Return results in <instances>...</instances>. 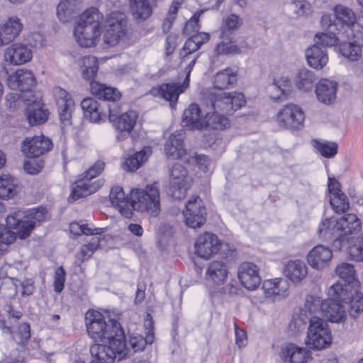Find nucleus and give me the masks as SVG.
Segmentation results:
<instances>
[{"label": "nucleus", "mask_w": 363, "mask_h": 363, "mask_svg": "<svg viewBox=\"0 0 363 363\" xmlns=\"http://www.w3.org/2000/svg\"><path fill=\"white\" fill-rule=\"evenodd\" d=\"M65 270L62 267H60L56 269L54 275V289L57 293H60L62 291L65 287Z\"/></svg>", "instance_id": "e2e57ef3"}, {"label": "nucleus", "mask_w": 363, "mask_h": 363, "mask_svg": "<svg viewBox=\"0 0 363 363\" xmlns=\"http://www.w3.org/2000/svg\"><path fill=\"white\" fill-rule=\"evenodd\" d=\"M131 208L140 212H147L155 217L160 212V198L157 183L147 185L145 189L133 190L130 194Z\"/></svg>", "instance_id": "0eeeda50"}, {"label": "nucleus", "mask_w": 363, "mask_h": 363, "mask_svg": "<svg viewBox=\"0 0 363 363\" xmlns=\"http://www.w3.org/2000/svg\"><path fill=\"white\" fill-rule=\"evenodd\" d=\"M291 80L287 77H281L275 79L274 83L269 86L271 91H277L278 94H271L270 97L275 101H281L286 99L291 93Z\"/></svg>", "instance_id": "a19ab883"}, {"label": "nucleus", "mask_w": 363, "mask_h": 363, "mask_svg": "<svg viewBox=\"0 0 363 363\" xmlns=\"http://www.w3.org/2000/svg\"><path fill=\"white\" fill-rule=\"evenodd\" d=\"M346 308L350 316L355 318L360 313H363V294L352 289L351 298L345 302Z\"/></svg>", "instance_id": "de8ad7c7"}, {"label": "nucleus", "mask_w": 363, "mask_h": 363, "mask_svg": "<svg viewBox=\"0 0 363 363\" xmlns=\"http://www.w3.org/2000/svg\"><path fill=\"white\" fill-rule=\"evenodd\" d=\"M70 232L76 235L84 234L98 235L101 233V228H90L86 224H79V223H72L70 224Z\"/></svg>", "instance_id": "052dcab7"}, {"label": "nucleus", "mask_w": 363, "mask_h": 363, "mask_svg": "<svg viewBox=\"0 0 363 363\" xmlns=\"http://www.w3.org/2000/svg\"><path fill=\"white\" fill-rule=\"evenodd\" d=\"M291 4L297 16H309L313 12V6L308 1L293 0Z\"/></svg>", "instance_id": "13d9d810"}, {"label": "nucleus", "mask_w": 363, "mask_h": 363, "mask_svg": "<svg viewBox=\"0 0 363 363\" xmlns=\"http://www.w3.org/2000/svg\"><path fill=\"white\" fill-rule=\"evenodd\" d=\"M323 301L317 296H306L304 306L301 309L299 315L294 318L290 327L294 326L295 328H297V330H300L302 325L309 323L308 317L322 315V303Z\"/></svg>", "instance_id": "a211bd4d"}, {"label": "nucleus", "mask_w": 363, "mask_h": 363, "mask_svg": "<svg viewBox=\"0 0 363 363\" xmlns=\"http://www.w3.org/2000/svg\"><path fill=\"white\" fill-rule=\"evenodd\" d=\"M242 24V20L235 14H230L224 21L221 28V34L227 36L233 31L238 30Z\"/></svg>", "instance_id": "864d4df0"}, {"label": "nucleus", "mask_w": 363, "mask_h": 363, "mask_svg": "<svg viewBox=\"0 0 363 363\" xmlns=\"http://www.w3.org/2000/svg\"><path fill=\"white\" fill-rule=\"evenodd\" d=\"M103 344H96L91 347V353L100 363H113L118 357L121 360L128 354L127 346L123 330H118L113 338L106 340Z\"/></svg>", "instance_id": "39448f33"}, {"label": "nucleus", "mask_w": 363, "mask_h": 363, "mask_svg": "<svg viewBox=\"0 0 363 363\" xmlns=\"http://www.w3.org/2000/svg\"><path fill=\"white\" fill-rule=\"evenodd\" d=\"M44 167V159L30 158L24 162L23 169L29 174H35L40 172Z\"/></svg>", "instance_id": "bf43d9fd"}, {"label": "nucleus", "mask_w": 363, "mask_h": 363, "mask_svg": "<svg viewBox=\"0 0 363 363\" xmlns=\"http://www.w3.org/2000/svg\"><path fill=\"white\" fill-rule=\"evenodd\" d=\"M183 211L185 223L189 228H197L206 221V208L199 196H192L185 205Z\"/></svg>", "instance_id": "2eb2a0df"}, {"label": "nucleus", "mask_w": 363, "mask_h": 363, "mask_svg": "<svg viewBox=\"0 0 363 363\" xmlns=\"http://www.w3.org/2000/svg\"><path fill=\"white\" fill-rule=\"evenodd\" d=\"M195 253L200 257L209 259L220 249L223 251L229 247L228 243H221L216 234L206 232L197 238L195 244Z\"/></svg>", "instance_id": "ddd939ff"}, {"label": "nucleus", "mask_w": 363, "mask_h": 363, "mask_svg": "<svg viewBox=\"0 0 363 363\" xmlns=\"http://www.w3.org/2000/svg\"><path fill=\"white\" fill-rule=\"evenodd\" d=\"M339 220V227L341 228L342 234L347 235L357 233L361 229V222L357 215L348 213Z\"/></svg>", "instance_id": "c03bdc74"}, {"label": "nucleus", "mask_w": 363, "mask_h": 363, "mask_svg": "<svg viewBox=\"0 0 363 363\" xmlns=\"http://www.w3.org/2000/svg\"><path fill=\"white\" fill-rule=\"evenodd\" d=\"M189 187L186 169L180 163H174L169 169V194L176 199H182L186 196Z\"/></svg>", "instance_id": "f8f14e48"}, {"label": "nucleus", "mask_w": 363, "mask_h": 363, "mask_svg": "<svg viewBox=\"0 0 363 363\" xmlns=\"http://www.w3.org/2000/svg\"><path fill=\"white\" fill-rule=\"evenodd\" d=\"M279 356L281 363H306L312 358L311 352L306 347L294 343L283 346Z\"/></svg>", "instance_id": "4be33fe9"}, {"label": "nucleus", "mask_w": 363, "mask_h": 363, "mask_svg": "<svg viewBox=\"0 0 363 363\" xmlns=\"http://www.w3.org/2000/svg\"><path fill=\"white\" fill-rule=\"evenodd\" d=\"M97 98L99 99V97ZM100 100L101 101L99 102L93 98L88 97L81 102L84 115L91 122L98 123L108 115L107 104H110L111 101L102 98Z\"/></svg>", "instance_id": "aec40b11"}, {"label": "nucleus", "mask_w": 363, "mask_h": 363, "mask_svg": "<svg viewBox=\"0 0 363 363\" xmlns=\"http://www.w3.org/2000/svg\"><path fill=\"white\" fill-rule=\"evenodd\" d=\"M208 99L213 110L231 115L245 104L243 94L240 92L208 93Z\"/></svg>", "instance_id": "9b49d317"}, {"label": "nucleus", "mask_w": 363, "mask_h": 363, "mask_svg": "<svg viewBox=\"0 0 363 363\" xmlns=\"http://www.w3.org/2000/svg\"><path fill=\"white\" fill-rule=\"evenodd\" d=\"M229 125V120L223 114L218 113L216 111L213 113H207L206 114L204 128L222 130L227 128Z\"/></svg>", "instance_id": "49530a36"}, {"label": "nucleus", "mask_w": 363, "mask_h": 363, "mask_svg": "<svg viewBox=\"0 0 363 363\" xmlns=\"http://www.w3.org/2000/svg\"><path fill=\"white\" fill-rule=\"evenodd\" d=\"M42 98L33 96L32 99H28V106L26 109L27 121L31 125L43 123L45 121V111L43 107Z\"/></svg>", "instance_id": "cd10ccee"}, {"label": "nucleus", "mask_w": 363, "mask_h": 363, "mask_svg": "<svg viewBox=\"0 0 363 363\" xmlns=\"http://www.w3.org/2000/svg\"><path fill=\"white\" fill-rule=\"evenodd\" d=\"M75 2L72 0H65L59 3L57 7V15L62 22H68L74 17Z\"/></svg>", "instance_id": "3c124183"}, {"label": "nucleus", "mask_w": 363, "mask_h": 363, "mask_svg": "<svg viewBox=\"0 0 363 363\" xmlns=\"http://www.w3.org/2000/svg\"><path fill=\"white\" fill-rule=\"evenodd\" d=\"M328 298L322 303V316L332 323H340L346 319L347 300L351 298V291L344 289L340 283L333 284L328 290Z\"/></svg>", "instance_id": "20e7f679"}, {"label": "nucleus", "mask_w": 363, "mask_h": 363, "mask_svg": "<svg viewBox=\"0 0 363 363\" xmlns=\"http://www.w3.org/2000/svg\"><path fill=\"white\" fill-rule=\"evenodd\" d=\"M330 203L337 213H345L349 209V201L345 194L330 196Z\"/></svg>", "instance_id": "6e6d98bb"}, {"label": "nucleus", "mask_w": 363, "mask_h": 363, "mask_svg": "<svg viewBox=\"0 0 363 363\" xmlns=\"http://www.w3.org/2000/svg\"><path fill=\"white\" fill-rule=\"evenodd\" d=\"M44 136H35L33 138L25 139L21 145V151L30 158H43L45 152Z\"/></svg>", "instance_id": "7c9ffc66"}, {"label": "nucleus", "mask_w": 363, "mask_h": 363, "mask_svg": "<svg viewBox=\"0 0 363 363\" xmlns=\"http://www.w3.org/2000/svg\"><path fill=\"white\" fill-rule=\"evenodd\" d=\"M337 83L329 79H321L315 86V94L319 101L329 105L336 99Z\"/></svg>", "instance_id": "2f4dec72"}, {"label": "nucleus", "mask_w": 363, "mask_h": 363, "mask_svg": "<svg viewBox=\"0 0 363 363\" xmlns=\"http://www.w3.org/2000/svg\"><path fill=\"white\" fill-rule=\"evenodd\" d=\"M82 65L81 67L82 74L84 79L90 82V89L92 83H98L94 82V79L96 76L99 70L97 59L94 56H84L82 58Z\"/></svg>", "instance_id": "79ce46f5"}, {"label": "nucleus", "mask_w": 363, "mask_h": 363, "mask_svg": "<svg viewBox=\"0 0 363 363\" xmlns=\"http://www.w3.org/2000/svg\"><path fill=\"white\" fill-rule=\"evenodd\" d=\"M189 76L186 73V77L182 84L179 83H166L158 86L152 87L150 93L154 96L161 97L166 101H169L170 106L173 107L177 102L179 94L184 92L189 86Z\"/></svg>", "instance_id": "6ab92c4d"}, {"label": "nucleus", "mask_w": 363, "mask_h": 363, "mask_svg": "<svg viewBox=\"0 0 363 363\" xmlns=\"http://www.w3.org/2000/svg\"><path fill=\"white\" fill-rule=\"evenodd\" d=\"M333 257L330 248L319 245L314 247L307 255L308 263L314 269H323Z\"/></svg>", "instance_id": "c756f323"}, {"label": "nucleus", "mask_w": 363, "mask_h": 363, "mask_svg": "<svg viewBox=\"0 0 363 363\" xmlns=\"http://www.w3.org/2000/svg\"><path fill=\"white\" fill-rule=\"evenodd\" d=\"M200 47L201 46L199 45V44H197L196 41L192 39L191 37L189 38L185 42V44L183 48L184 60H186L190 54L198 50L200 48Z\"/></svg>", "instance_id": "69168bd1"}, {"label": "nucleus", "mask_w": 363, "mask_h": 363, "mask_svg": "<svg viewBox=\"0 0 363 363\" xmlns=\"http://www.w3.org/2000/svg\"><path fill=\"white\" fill-rule=\"evenodd\" d=\"M199 14L195 13L190 19L188 21L184 28V33L186 35H190L191 32L198 31L199 28Z\"/></svg>", "instance_id": "338daca9"}, {"label": "nucleus", "mask_w": 363, "mask_h": 363, "mask_svg": "<svg viewBox=\"0 0 363 363\" xmlns=\"http://www.w3.org/2000/svg\"><path fill=\"white\" fill-rule=\"evenodd\" d=\"M109 197L112 205L117 208L123 216L130 218L133 216L130 203H128V198L122 187L113 186L111 189Z\"/></svg>", "instance_id": "72a5a7b5"}, {"label": "nucleus", "mask_w": 363, "mask_h": 363, "mask_svg": "<svg viewBox=\"0 0 363 363\" xmlns=\"http://www.w3.org/2000/svg\"><path fill=\"white\" fill-rule=\"evenodd\" d=\"M91 92L96 97L111 101L110 104H107V111L108 120L116 132V140L121 142L127 139L136 124L138 113L134 111L121 113V106L118 103L121 94L114 87L100 83H92Z\"/></svg>", "instance_id": "f257e3e1"}, {"label": "nucleus", "mask_w": 363, "mask_h": 363, "mask_svg": "<svg viewBox=\"0 0 363 363\" xmlns=\"http://www.w3.org/2000/svg\"><path fill=\"white\" fill-rule=\"evenodd\" d=\"M335 272L341 279L337 283L342 284L344 289L351 291L352 294V289L359 286V281L356 279L354 266L346 262L341 263L337 266Z\"/></svg>", "instance_id": "c85d7f7f"}, {"label": "nucleus", "mask_w": 363, "mask_h": 363, "mask_svg": "<svg viewBox=\"0 0 363 363\" xmlns=\"http://www.w3.org/2000/svg\"><path fill=\"white\" fill-rule=\"evenodd\" d=\"M284 274L292 282L298 283L306 277L308 268L305 262L301 260H291L285 264Z\"/></svg>", "instance_id": "f704fd0d"}, {"label": "nucleus", "mask_w": 363, "mask_h": 363, "mask_svg": "<svg viewBox=\"0 0 363 363\" xmlns=\"http://www.w3.org/2000/svg\"><path fill=\"white\" fill-rule=\"evenodd\" d=\"M12 335L13 340L18 344H23L30 337V325L28 323H23L20 324L16 330L13 326V333H10Z\"/></svg>", "instance_id": "5fc2aeb1"}, {"label": "nucleus", "mask_w": 363, "mask_h": 363, "mask_svg": "<svg viewBox=\"0 0 363 363\" xmlns=\"http://www.w3.org/2000/svg\"><path fill=\"white\" fill-rule=\"evenodd\" d=\"M35 84V79L29 70L18 69L8 77V85L13 90L28 91Z\"/></svg>", "instance_id": "b1692460"}, {"label": "nucleus", "mask_w": 363, "mask_h": 363, "mask_svg": "<svg viewBox=\"0 0 363 363\" xmlns=\"http://www.w3.org/2000/svg\"><path fill=\"white\" fill-rule=\"evenodd\" d=\"M22 28L23 24L16 16L9 17L6 21L0 23V46L13 41Z\"/></svg>", "instance_id": "393cba45"}, {"label": "nucleus", "mask_w": 363, "mask_h": 363, "mask_svg": "<svg viewBox=\"0 0 363 363\" xmlns=\"http://www.w3.org/2000/svg\"><path fill=\"white\" fill-rule=\"evenodd\" d=\"M108 28L104 35L105 44L113 47L117 45L125 35L127 20L124 13L112 12L108 19Z\"/></svg>", "instance_id": "4468645a"}, {"label": "nucleus", "mask_w": 363, "mask_h": 363, "mask_svg": "<svg viewBox=\"0 0 363 363\" xmlns=\"http://www.w3.org/2000/svg\"><path fill=\"white\" fill-rule=\"evenodd\" d=\"M274 296L284 297L289 287L288 281L283 278L275 279Z\"/></svg>", "instance_id": "0e129e2a"}, {"label": "nucleus", "mask_w": 363, "mask_h": 363, "mask_svg": "<svg viewBox=\"0 0 363 363\" xmlns=\"http://www.w3.org/2000/svg\"><path fill=\"white\" fill-rule=\"evenodd\" d=\"M306 57L310 67L315 69H321L328 62L325 50L314 45L306 50Z\"/></svg>", "instance_id": "e433bc0d"}, {"label": "nucleus", "mask_w": 363, "mask_h": 363, "mask_svg": "<svg viewBox=\"0 0 363 363\" xmlns=\"http://www.w3.org/2000/svg\"><path fill=\"white\" fill-rule=\"evenodd\" d=\"M216 52L218 55H234L240 53V49L237 45L222 41L216 46Z\"/></svg>", "instance_id": "680f3d73"}, {"label": "nucleus", "mask_w": 363, "mask_h": 363, "mask_svg": "<svg viewBox=\"0 0 363 363\" xmlns=\"http://www.w3.org/2000/svg\"><path fill=\"white\" fill-rule=\"evenodd\" d=\"M341 233V228L339 227V220L335 217L325 218L322 221L318 228L319 237L326 240L334 238Z\"/></svg>", "instance_id": "ea45409f"}, {"label": "nucleus", "mask_w": 363, "mask_h": 363, "mask_svg": "<svg viewBox=\"0 0 363 363\" xmlns=\"http://www.w3.org/2000/svg\"><path fill=\"white\" fill-rule=\"evenodd\" d=\"M184 138L183 130L169 136L164 147L167 156L177 159L186 154V150L184 147Z\"/></svg>", "instance_id": "c9c22d12"}, {"label": "nucleus", "mask_w": 363, "mask_h": 363, "mask_svg": "<svg viewBox=\"0 0 363 363\" xmlns=\"http://www.w3.org/2000/svg\"><path fill=\"white\" fill-rule=\"evenodd\" d=\"M315 81L314 73L307 69L300 70L294 79L296 86L303 91L311 90Z\"/></svg>", "instance_id": "a18cd8bd"}, {"label": "nucleus", "mask_w": 363, "mask_h": 363, "mask_svg": "<svg viewBox=\"0 0 363 363\" xmlns=\"http://www.w3.org/2000/svg\"><path fill=\"white\" fill-rule=\"evenodd\" d=\"M31 57L30 49L23 44H12L4 52L5 61L13 65H23L28 62Z\"/></svg>", "instance_id": "a878e982"}, {"label": "nucleus", "mask_w": 363, "mask_h": 363, "mask_svg": "<svg viewBox=\"0 0 363 363\" xmlns=\"http://www.w3.org/2000/svg\"><path fill=\"white\" fill-rule=\"evenodd\" d=\"M85 320L87 332L95 341L106 342V340L113 338L118 330H123L117 320L109 319L108 323L104 316L97 311H88Z\"/></svg>", "instance_id": "423d86ee"}, {"label": "nucleus", "mask_w": 363, "mask_h": 363, "mask_svg": "<svg viewBox=\"0 0 363 363\" xmlns=\"http://www.w3.org/2000/svg\"><path fill=\"white\" fill-rule=\"evenodd\" d=\"M103 15L96 8H90L84 12L77 21L74 35L81 47L90 48L96 44L101 35Z\"/></svg>", "instance_id": "7ed1b4c3"}, {"label": "nucleus", "mask_w": 363, "mask_h": 363, "mask_svg": "<svg viewBox=\"0 0 363 363\" xmlns=\"http://www.w3.org/2000/svg\"><path fill=\"white\" fill-rule=\"evenodd\" d=\"M17 193L16 184L13 177L9 174L0 176V199H7Z\"/></svg>", "instance_id": "09e8293b"}, {"label": "nucleus", "mask_w": 363, "mask_h": 363, "mask_svg": "<svg viewBox=\"0 0 363 363\" xmlns=\"http://www.w3.org/2000/svg\"><path fill=\"white\" fill-rule=\"evenodd\" d=\"M196 162L201 169L205 172H209L213 167V162L208 156L200 155L196 157Z\"/></svg>", "instance_id": "774afa93"}, {"label": "nucleus", "mask_w": 363, "mask_h": 363, "mask_svg": "<svg viewBox=\"0 0 363 363\" xmlns=\"http://www.w3.org/2000/svg\"><path fill=\"white\" fill-rule=\"evenodd\" d=\"M305 114L298 105L290 104L284 106L277 114L279 125L289 130H300L303 127Z\"/></svg>", "instance_id": "dca6fc26"}, {"label": "nucleus", "mask_w": 363, "mask_h": 363, "mask_svg": "<svg viewBox=\"0 0 363 363\" xmlns=\"http://www.w3.org/2000/svg\"><path fill=\"white\" fill-rule=\"evenodd\" d=\"M105 167V163L99 160L96 162L87 171L80 175V178L76 182L77 185L73 188L69 201H74L80 198L87 196L97 191L104 184L102 179L91 182V179L99 175Z\"/></svg>", "instance_id": "6e6552de"}, {"label": "nucleus", "mask_w": 363, "mask_h": 363, "mask_svg": "<svg viewBox=\"0 0 363 363\" xmlns=\"http://www.w3.org/2000/svg\"><path fill=\"white\" fill-rule=\"evenodd\" d=\"M130 11L138 21H145L152 13L150 0H129Z\"/></svg>", "instance_id": "58836bf2"}, {"label": "nucleus", "mask_w": 363, "mask_h": 363, "mask_svg": "<svg viewBox=\"0 0 363 363\" xmlns=\"http://www.w3.org/2000/svg\"><path fill=\"white\" fill-rule=\"evenodd\" d=\"M154 341L152 334L146 335L145 337L142 335L132 336L130 337L128 345L134 352L143 351L147 344H152Z\"/></svg>", "instance_id": "603ef678"}, {"label": "nucleus", "mask_w": 363, "mask_h": 363, "mask_svg": "<svg viewBox=\"0 0 363 363\" xmlns=\"http://www.w3.org/2000/svg\"><path fill=\"white\" fill-rule=\"evenodd\" d=\"M205 275L206 279L208 283L221 285L224 284L227 279V267L221 261L211 262L208 264Z\"/></svg>", "instance_id": "473e14b6"}, {"label": "nucleus", "mask_w": 363, "mask_h": 363, "mask_svg": "<svg viewBox=\"0 0 363 363\" xmlns=\"http://www.w3.org/2000/svg\"><path fill=\"white\" fill-rule=\"evenodd\" d=\"M313 147L325 158H332L337 153L338 145L331 141L312 140Z\"/></svg>", "instance_id": "8fccbe9b"}, {"label": "nucleus", "mask_w": 363, "mask_h": 363, "mask_svg": "<svg viewBox=\"0 0 363 363\" xmlns=\"http://www.w3.org/2000/svg\"><path fill=\"white\" fill-rule=\"evenodd\" d=\"M52 94L57 107L62 128H64L71 124L74 102L71 95L61 87H55L52 90Z\"/></svg>", "instance_id": "f3484780"}, {"label": "nucleus", "mask_w": 363, "mask_h": 363, "mask_svg": "<svg viewBox=\"0 0 363 363\" xmlns=\"http://www.w3.org/2000/svg\"><path fill=\"white\" fill-rule=\"evenodd\" d=\"M333 10L335 19L333 18V23H337V27L341 26L342 32L347 38L354 36L352 27L358 24V16L351 9L340 4L336 5Z\"/></svg>", "instance_id": "412c9836"}, {"label": "nucleus", "mask_w": 363, "mask_h": 363, "mask_svg": "<svg viewBox=\"0 0 363 363\" xmlns=\"http://www.w3.org/2000/svg\"><path fill=\"white\" fill-rule=\"evenodd\" d=\"M184 127L189 130H202L205 127V117L201 116V111L196 104H191L184 110L182 116Z\"/></svg>", "instance_id": "bb28decb"}, {"label": "nucleus", "mask_w": 363, "mask_h": 363, "mask_svg": "<svg viewBox=\"0 0 363 363\" xmlns=\"http://www.w3.org/2000/svg\"><path fill=\"white\" fill-rule=\"evenodd\" d=\"M348 255L352 260L363 261V235L358 237L356 242L349 247Z\"/></svg>", "instance_id": "4d7b16f0"}, {"label": "nucleus", "mask_w": 363, "mask_h": 363, "mask_svg": "<svg viewBox=\"0 0 363 363\" xmlns=\"http://www.w3.org/2000/svg\"><path fill=\"white\" fill-rule=\"evenodd\" d=\"M238 279L247 290H255L261 284L259 269L252 262H243L238 269Z\"/></svg>", "instance_id": "5701e85b"}, {"label": "nucleus", "mask_w": 363, "mask_h": 363, "mask_svg": "<svg viewBox=\"0 0 363 363\" xmlns=\"http://www.w3.org/2000/svg\"><path fill=\"white\" fill-rule=\"evenodd\" d=\"M237 71L227 67L214 76L213 85L215 89H225L232 88L237 83Z\"/></svg>", "instance_id": "4c0bfd02"}, {"label": "nucleus", "mask_w": 363, "mask_h": 363, "mask_svg": "<svg viewBox=\"0 0 363 363\" xmlns=\"http://www.w3.org/2000/svg\"><path fill=\"white\" fill-rule=\"evenodd\" d=\"M6 225L9 228L15 231H11L5 228L0 244L9 245L12 243L16 236L20 239H25L28 237L34 228L35 221L29 220L23 216L21 211L14 212L6 218Z\"/></svg>", "instance_id": "1a4fd4ad"}, {"label": "nucleus", "mask_w": 363, "mask_h": 363, "mask_svg": "<svg viewBox=\"0 0 363 363\" xmlns=\"http://www.w3.org/2000/svg\"><path fill=\"white\" fill-rule=\"evenodd\" d=\"M321 26L324 32L315 35V44L323 47L339 46L340 52L351 61H357L361 57L363 47V33L359 32L345 41V34L337 28V23H333V16L325 14L321 18Z\"/></svg>", "instance_id": "f03ea898"}, {"label": "nucleus", "mask_w": 363, "mask_h": 363, "mask_svg": "<svg viewBox=\"0 0 363 363\" xmlns=\"http://www.w3.org/2000/svg\"><path fill=\"white\" fill-rule=\"evenodd\" d=\"M308 318L306 345L317 350L329 346L332 342V337L328 324L320 316H312Z\"/></svg>", "instance_id": "9d476101"}, {"label": "nucleus", "mask_w": 363, "mask_h": 363, "mask_svg": "<svg viewBox=\"0 0 363 363\" xmlns=\"http://www.w3.org/2000/svg\"><path fill=\"white\" fill-rule=\"evenodd\" d=\"M151 152L150 147H145L142 150L130 155L124 164V169L128 172H135L147 160Z\"/></svg>", "instance_id": "37998d69"}]
</instances>
